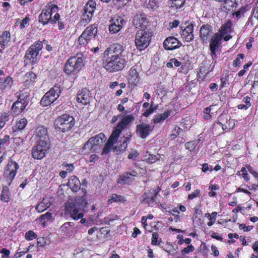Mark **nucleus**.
Returning a JSON list of instances; mask_svg holds the SVG:
<instances>
[{
  "instance_id": "obj_46",
  "label": "nucleus",
  "mask_w": 258,
  "mask_h": 258,
  "mask_svg": "<svg viewBox=\"0 0 258 258\" xmlns=\"http://www.w3.org/2000/svg\"><path fill=\"white\" fill-rule=\"evenodd\" d=\"M130 178V175L127 173V172H125L122 175H119V181L118 182L123 184L128 183Z\"/></svg>"
},
{
  "instance_id": "obj_37",
  "label": "nucleus",
  "mask_w": 258,
  "mask_h": 258,
  "mask_svg": "<svg viewBox=\"0 0 258 258\" xmlns=\"http://www.w3.org/2000/svg\"><path fill=\"white\" fill-rule=\"evenodd\" d=\"M96 4L95 1L89 0L85 6L84 12L94 15V12L96 10Z\"/></svg>"
},
{
  "instance_id": "obj_38",
  "label": "nucleus",
  "mask_w": 258,
  "mask_h": 258,
  "mask_svg": "<svg viewBox=\"0 0 258 258\" xmlns=\"http://www.w3.org/2000/svg\"><path fill=\"white\" fill-rule=\"evenodd\" d=\"M10 199L11 195L9 188L7 186L3 187L1 194V200L4 203H8Z\"/></svg>"
},
{
  "instance_id": "obj_43",
  "label": "nucleus",
  "mask_w": 258,
  "mask_h": 258,
  "mask_svg": "<svg viewBox=\"0 0 258 258\" xmlns=\"http://www.w3.org/2000/svg\"><path fill=\"white\" fill-rule=\"evenodd\" d=\"M74 224L70 222L64 223L60 228V230L62 232L69 233L72 231Z\"/></svg>"
},
{
  "instance_id": "obj_13",
  "label": "nucleus",
  "mask_w": 258,
  "mask_h": 258,
  "mask_svg": "<svg viewBox=\"0 0 258 258\" xmlns=\"http://www.w3.org/2000/svg\"><path fill=\"white\" fill-rule=\"evenodd\" d=\"M49 149L48 143L37 142V144L32 149V157L34 159L41 160L45 157Z\"/></svg>"
},
{
  "instance_id": "obj_34",
  "label": "nucleus",
  "mask_w": 258,
  "mask_h": 258,
  "mask_svg": "<svg viewBox=\"0 0 258 258\" xmlns=\"http://www.w3.org/2000/svg\"><path fill=\"white\" fill-rule=\"evenodd\" d=\"M126 199L124 196L119 195L116 194H112L109 196L107 201V203L108 205H110L113 202L120 204L124 203Z\"/></svg>"
},
{
  "instance_id": "obj_29",
  "label": "nucleus",
  "mask_w": 258,
  "mask_h": 258,
  "mask_svg": "<svg viewBox=\"0 0 258 258\" xmlns=\"http://www.w3.org/2000/svg\"><path fill=\"white\" fill-rule=\"evenodd\" d=\"M118 138V137L114 135L113 133H111L110 137L104 146L102 152V156L107 154L111 151L113 145L117 140Z\"/></svg>"
},
{
  "instance_id": "obj_50",
  "label": "nucleus",
  "mask_w": 258,
  "mask_h": 258,
  "mask_svg": "<svg viewBox=\"0 0 258 258\" xmlns=\"http://www.w3.org/2000/svg\"><path fill=\"white\" fill-rule=\"evenodd\" d=\"M37 238V234L32 230H29L25 233V238L27 240H32Z\"/></svg>"
},
{
  "instance_id": "obj_64",
  "label": "nucleus",
  "mask_w": 258,
  "mask_h": 258,
  "mask_svg": "<svg viewBox=\"0 0 258 258\" xmlns=\"http://www.w3.org/2000/svg\"><path fill=\"white\" fill-rule=\"evenodd\" d=\"M30 19L28 16H26L25 18H24L20 23V27L21 29H23L25 27V26L29 24Z\"/></svg>"
},
{
  "instance_id": "obj_51",
  "label": "nucleus",
  "mask_w": 258,
  "mask_h": 258,
  "mask_svg": "<svg viewBox=\"0 0 258 258\" xmlns=\"http://www.w3.org/2000/svg\"><path fill=\"white\" fill-rule=\"evenodd\" d=\"M245 57V55L243 53H239L238 54L236 58L233 60L232 66L233 67L236 68L237 67H239L241 64L240 59H243Z\"/></svg>"
},
{
  "instance_id": "obj_55",
  "label": "nucleus",
  "mask_w": 258,
  "mask_h": 258,
  "mask_svg": "<svg viewBox=\"0 0 258 258\" xmlns=\"http://www.w3.org/2000/svg\"><path fill=\"white\" fill-rule=\"evenodd\" d=\"M159 238V234L157 232H153L152 233V237L151 239V244L153 245H159L160 241H158Z\"/></svg>"
},
{
  "instance_id": "obj_59",
  "label": "nucleus",
  "mask_w": 258,
  "mask_h": 258,
  "mask_svg": "<svg viewBox=\"0 0 258 258\" xmlns=\"http://www.w3.org/2000/svg\"><path fill=\"white\" fill-rule=\"evenodd\" d=\"M0 253L2 254V257L3 258L10 257V251L6 248H2L0 251Z\"/></svg>"
},
{
  "instance_id": "obj_53",
  "label": "nucleus",
  "mask_w": 258,
  "mask_h": 258,
  "mask_svg": "<svg viewBox=\"0 0 258 258\" xmlns=\"http://www.w3.org/2000/svg\"><path fill=\"white\" fill-rule=\"evenodd\" d=\"M229 72L227 71L226 74H223L220 78L221 81V87L223 88L225 85L227 83L229 79Z\"/></svg>"
},
{
  "instance_id": "obj_33",
  "label": "nucleus",
  "mask_w": 258,
  "mask_h": 258,
  "mask_svg": "<svg viewBox=\"0 0 258 258\" xmlns=\"http://www.w3.org/2000/svg\"><path fill=\"white\" fill-rule=\"evenodd\" d=\"M172 111V109H166L163 113L157 114L152 119L153 122L155 124L162 122L170 116Z\"/></svg>"
},
{
  "instance_id": "obj_47",
  "label": "nucleus",
  "mask_w": 258,
  "mask_h": 258,
  "mask_svg": "<svg viewBox=\"0 0 258 258\" xmlns=\"http://www.w3.org/2000/svg\"><path fill=\"white\" fill-rule=\"evenodd\" d=\"M52 220V213L49 212H47L44 214L41 215L39 218V220L40 222H42L43 221H51Z\"/></svg>"
},
{
  "instance_id": "obj_12",
  "label": "nucleus",
  "mask_w": 258,
  "mask_h": 258,
  "mask_svg": "<svg viewBox=\"0 0 258 258\" xmlns=\"http://www.w3.org/2000/svg\"><path fill=\"white\" fill-rule=\"evenodd\" d=\"M57 127L62 132L71 130L75 125V120L72 116L63 114L57 118L55 120Z\"/></svg>"
},
{
  "instance_id": "obj_61",
  "label": "nucleus",
  "mask_w": 258,
  "mask_h": 258,
  "mask_svg": "<svg viewBox=\"0 0 258 258\" xmlns=\"http://www.w3.org/2000/svg\"><path fill=\"white\" fill-rule=\"evenodd\" d=\"M200 193V190L198 189L195 190L193 192L189 194L188 195V199L189 200H192L195 198L197 197H199Z\"/></svg>"
},
{
  "instance_id": "obj_56",
  "label": "nucleus",
  "mask_w": 258,
  "mask_h": 258,
  "mask_svg": "<svg viewBox=\"0 0 258 258\" xmlns=\"http://www.w3.org/2000/svg\"><path fill=\"white\" fill-rule=\"evenodd\" d=\"M195 250V247L191 244L188 245L186 247L184 248L181 251V254L185 255L190 252H192Z\"/></svg>"
},
{
  "instance_id": "obj_49",
  "label": "nucleus",
  "mask_w": 258,
  "mask_h": 258,
  "mask_svg": "<svg viewBox=\"0 0 258 258\" xmlns=\"http://www.w3.org/2000/svg\"><path fill=\"white\" fill-rule=\"evenodd\" d=\"M153 102L151 103V105L150 106L149 109H146L144 113H143V115L145 117H148L150 114H152L155 111H156L158 108V105H156L154 107H153Z\"/></svg>"
},
{
  "instance_id": "obj_18",
  "label": "nucleus",
  "mask_w": 258,
  "mask_h": 258,
  "mask_svg": "<svg viewBox=\"0 0 258 258\" xmlns=\"http://www.w3.org/2000/svg\"><path fill=\"white\" fill-rule=\"evenodd\" d=\"M92 100V96L90 91L87 88H83L80 90L77 96V100L79 103L83 105L89 104Z\"/></svg>"
},
{
  "instance_id": "obj_54",
  "label": "nucleus",
  "mask_w": 258,
  "mask_h": 258,
  "mask_svg": "<svg viewBox=\"0 0 258 258\" xmlns=\"http://www.w3.org/2000/svg\"><path fill=\"white\" fill-rule=\"evenodd\" d=\"M182 129L179 126L176 125L172 131V133L171 135V137L172 139L176 138L181 132H182Z\"/></svg>"
},
{
  "instance_id": "obj_26",
  "label": "nucleus",
  "mask_w": 258,
  "mask_h": 258,
  "mask_svg": "<svg viewBox=\"0 0 258 258\" xmlns=\"http://www.w3.org/2000/svg\"><path fill=\"white\" fill-rule=\"evenodd\" d=\"M140 80L139 73L135 67H132L128 74V82L132 86H136Z\"/></svg>"
},
{
  "instance_id": "obj_4",
  "label": "nucleus",
  "mask_w": 258,
  "mask_h": 258,
  "mask_svg": "<svg viewBox=\"0 0 258 258\" xmlns=\"http://www.w3.org/2000/svg\"><path fill=\"white\" fill-rule=\"evenodd\" d=\"M43 41L37 40L31 44L26 50L24 56V62L27 64L34 65L38 62L43 48Z\"/></svg>"
},
{
  "instance_id": "obj_10",
  "label": "nucleus",
  "mask_w": 258,
  "mask_h": 258,
  "mask_svg": "<svg viewBox=\"0 0 258 258\" xmlns=\"http://www.w3.org/2000/svg\"><path fill=\"white\" fill-rule=\"evenodd\" d=\"M106 140V137L103 133H100L90 138L84 144L83 151L85 153H93L100 148L102 144Z\"/></svg>"
},
{
  "instance_id": "obj_5",
  "label": "nucleus",
  "mask_w": 258,
  "mask_h": 258,
  "mask_svg": "<svg viewBox=\"0 0 258 258\" xmlns=\"http://www.w3.org/2000/svg\"><path fill=\"white\" fill-rule=\"evenodd\" d=\"M153 32L148 29L139 30L136 34L135 43L138 50H144L150 45Z\"/></svg>"
},
{
  "instance_id": "obj_8",
  "label": "nucleus",
  "mask_w": 258,
  "mask_h": 258,
  "mask_svg": "<svg viewBox=\"0 0 258 258\" xmlns=\"http://www.w3.org/2000/svg\"><path fill=\"white\" fill-rule=\"evenodd\" d=\"M161 190L160 186L151 188L146 191L140 197L141 203L143 205L153 207L155 205L162 206L160 202H157V196Z\"/></svg>"
},
{
  "instance_id": "obj_24",
  "label": "nucleus",
  "mask_w": 258,
  "mask_h": 258,
  "mask_svg": "<svg viewBox=\"0 0 258 258\" xmlns=\"http://www.w3.org/2000/svg\"><path fill=\"white\" fill-rule=\"evenodd\" d=\"M35 135L38 140L37 142L48 143L49 137L47 134V130L43 126H38L35 128Z\"/></svg>"
},
{
  "instance_id": "obj_23",
  "label": "nucleus",
  "mask_w": 258,
  "mask_h": 258,
  "mask_svg": "<svg viewBox=\"0 0 258 258\" xmlns=\"http://www.w3.org/2000/svg\"><path fill=\"white\" fill-rule=\"evenodd\" d=\"M212 27L208 24L203 25L200 29V38L203 44L207 43L211 36Z\"/></svg>"
},
{
  "instance_id": "obj_25",
  "label": "nucleus",
  "mask_w": 258,
  "mask_h": 258,
  "mask_svg": "<svg viewBox=\"0 0 258 258\" xmlns=\"http://www.w3.org/2000/svg\"><path fill=\"white\" fill-rule=\"evenodd\" d=\"M14 83L13 78L9 75L7 76L0 83V90L3 93L10 91L14 85Z\"/></svg>"
},
{
  "instance_id": "obj_19",
  "label": "nucleus",
  "mask_w": 258,
  "mask_h": 258,
  "mask_svg": "<svg viewBox=\"0 0 258 258\" xmlns=\"http://www.w3.org/2000/svg\"><path fill=\"white\" fill-rule=\"evenodd\" d=\"M125 23V21L122 17L118 16L112 19L109 26L110 33L114 34L118 32Z\"/></svg>"
},
{
  "instance_id": "obj_7",
  "label": "nucleus",
  "mask_w": 258,
  "mask_h": 258,
  "mask_svg": "<svg viewBox=\"0 0 258 258\" xmlns=\"http://www.w3.org/2000/svg\"><path fill=\"white\" fill-rule=\"evenodd\" d=\"M84 67V59L82 57L72 56L69 57L66 62L63 72L67 76H75Z\"/></svg>"
},
{
  "instance_id": "obj_39",
  "label": "nucleus",
  "mask_w": 258,
  "mask_h": 258,
  "mask_svg": "<svg viewBox=\"0 0 258 258\" xmlns=\"http://www.w3.org/2000/svg\"><path fill=\"white\" fill-rule=\"evenodd\" d=\"M10 111L4 112L0 114V130L2 129L7 121L10 119Z\"/></svg>"
},
{
  "instance_id": "obj_6",
  "label": "nucleus",
  "mask_w": 258,
  "mask_h": 258,
  "mask_svg": "<svg viewBox=\"0 0 258 258\" xmlns=\"http://www.w3.org/2000/svg\"><path fill=\"white\" fill-rule=\"evenodd\" d=\"M17 100L13 103L11 107L12 112L15 115H19L24 113L28 105L30 95L28 92H20L17 95Z\"/></svg>"
},
{
  "instance_id": "obj_35",
  "label": "nucleus",
  "mask_w": 258,
  "mask_h": 258,
  "mask_svg": "<svg viewBox=\"0 0 258 258\" xmlns=\"http://www.w3.org/2000/svg\"><path fill=\"white\" fill-rule=\"evenodd\" d=\"M232 24L230 20L227 21L221 26L218 34H220L222 37L224 35L228 34L231 32Z\"/></svg>"
},
{
  "instance_id": "obj_48",
  "label": "nucleus",
  "mask_w": 258,
  "mask_h": 258,
  "mask_svg": "<svg viewBox=\"0 0 258 258\" xmlns=\"http://www.w3.org/2000/svg\"><path fill=\"white\" fill-rule=\"evenodd\" d=\"M213 106V105H210L204 109L203 117L205 120H208L212 117L211 111V107Z\"/></svg>"
},
{
  "instance_id": "obj_58",
  "label": "nucleus",
  "mask_w": 258,
  "mask_h": 258,
  "mask_svg": "<svg viewBox=\"0 0 258 258\" xmlns=\"http://www.w3.org/2000/svg\"><path fill=\"white\" fill-rule=\"evenodd\" d=\"M139 156V152L136 150H132V151L128 154L127 158L128 159H132L135 160Z\"/></svg>"
},
{
  "instance_id": "obj_22",
  "label": "nucleus",
  "mask_w": 258,
  "mask_h": 258,
  "mask_svg": "<svg viewBox=\"0 0 258 258\" xmlns=\"http://www.w3.org/2000/svg\"><path fill=\"white\" fill-rule=\"evenodd\" d=\"M215 66V63H210V61H205L202 63L198 72L199 78L203 80L205 79L206 76L212 72Z\"/></svg>"
},
{
  "instance_id": "obj_28",
  "label": "nucleus",
  "mask_w": 258,
  "mask_h": 258,
  "mask_svg": "<svg viewBox=\"0 0 258 258\" xmlns=\"http://www.w3.org/2000/svg\"><path fill=\"white\" fill-rule=\"evenodd\" d=\"M51 197H46L36 206L35 210L38 213H42L52 205Z\"/></svg>"
},
{
  "instance_id": "obj_1",
  "label": "nucleus",
  "mask_w": 258,
  "mask_h": 258,
  "mask_svg": "<svg viewBox=\"0 0 258 258\" xmlns=\"http://www.w3.org/2000/svg\"><path fill=\"white\" fill-rule=\"evenodd\" d=\"M125 52L123 45L118 43L107 47L103 56V66L106 71L114 73L122 70L127 62Z\"/></svg>"
},
{
  "instance_id": "obj_57",
  "label": "nucleus",
  "mask_w": 258,
  "mask_h": 258,
  "mask_svg": "<svg viewBox=\"0 0 258 258\" xmlns=\"http://www.w3.org/2000/svg\"><path fill=\"white\" fill-rule=\"evenodd\" d=\"M217 212H213L211 214L209 213H206L205 214V217L207 218L209 221L215 222L217 216Z\"/></svg>"
},
{
  "instance_id": "obj_41",
  "label": "nucleus",
  "mask_w": 258,
  "mask_h": 258,
  "mask_svg": "<svg viewBox=\"0 0 258 258\" xmlns=\"http://www.w3.org/2000/svg\"><path fill=\"white\" fill-rule=\"evenodd\" d=\"M249 10L248 6L246 4L244 6H242L239 10L232 13L233 16H235L237 19H240L242 16H244L245 12Z\"/></svg>"
},
{
  "instance_id": "obj_16",
  "label": "nucleus",
  "mask_w": 258,
  "mask_h": 258,
  "mask_svg": "<svg viewBox=\"0 0 258 258\" xmlns=\"http://www.w3.org/2000/svg\"><path fill=\"white\" fill-rule=\"evenodd\" d=\"M185 27H181L180 35L182 40L187 42L192 41L194 39V24L192 22L187 21Z\"/></svg>"
},
{
  "instance_id": "obj_31",
  "label": "nucleus",
  "mask_w": 258,
  "mask_h": 258,
  "mask_svg": "<svg viewBox=\"0 0 258 258\" xmlns=\"http://www.w3.org/2000/svg\"><path fill=\"white\" fill-rule=\"evenodd\" d=\"M68 186L73 191H78L80 188V181L79 178L76 176H71L68 182Z\"/></svg>"
},
{
  "instance_id": "obj_45",
  "label": "nucleus",
  "mask_w": 258,
  "mask_h": 258,
  "mask_svg": "<svg viewBox=\"0 0 258 258\" xmlns=\"http://www.w3.org/2000/svg\"><path fill=\"white\" fill-rule=\"evenodd\" d=\"M147 8L151 9L152 11H155L159 7V3L158 0H149L147 3Z\"/></svg>"
},
{
  "instance_id": "obj_52",
  "label": "nucleus",
  "mask_w": 258,
  "mask_h": 258,
  "mask_svg": "<svg viewBox=\"0 0 258 258\" xmlns=\"http://www.w3.org/2000/svg\"><path fill=\"white\" fill-rule=\"evenodd\" d=\"M61 166L63 168H66V171L68 173L71 172L75 169V166L73 164H68L66 162H63Z\"/></svg>"
},
{
  "instance_id": "obj_60",
  "label": "nucleus",
  "mask_w": 258,
  "mask_h": 258,
  "mask_svg": "<svg viewBox=\"0 0 258 258\" xmlns=\"http://www.w3.org/2000/svg\"><path fill=\"white\" fill-rule=\"evenodd\" d=\"M26 77H27V78L29 79L30 81L33 82L35 81L37 78V75L33 72H29L26 74Z\"/></svg>"
},
{
  "instance_id": "obj_44",
  "label": "nucleus",
  "mask_w": 258,
  "mask_h": 258,
  "mask_svg": "<svg viewBox=\"0 0 258 258\" xmlns=\"http://www.w3.org/2000/svg\"><path fill=\"white\" fill-rule=\"evenodd\" d=\"M171 7L178 9L182 8L185 4V0H170Z\"/></svg>"
},
{
  "instance_id": "obj_14",
  "label": "nucleus",
  "mask_w": 258,
  "mask_h": 258,
  "mask_svg": "<svg viewBox=\"0 0 258 258\" xmlns=\"http://www.w3.org/2000/svg\"><path fill=\"white\" fill-rule=\"evenodd\" d=\"M19 167L18 163L11 157L4 168V176L5 178L11 182L13 181Z\"/></svg>"
},
{
  "instance_id": "obj_32",
  "label": "nucleus",
  "mask_w": 258,
  "mask_h": 258,
  "mask_svg": "<svg viewBox=\"0 0 258 258\" xmlns=\"http://www.w3.org/2000/svg\"><path fill=\"white\" fill-rule=\"evenodd\" d=\"M172 111V109H166L163 113L157 114L152 119L153 122L155 124L162 122L170 116Z\"/></svg>"
},
{
  "instance_id": "obj_11",
  "label": "nucleus",
  "mask_w": 258,
  "mask_h": 258,
  "mask_svg": "<svg viewBox=\"0 0 258 258\" xmlns=\"http://www.w3.org/2000/svg\"><path fill=\"white\" fill-rule=\"evenodd\" d=\"M97 32V25L93 24L87 27L78 38V41L79 45L86 46L89 41L95 38Z\"/></svg>"
},
{
  "instance_id": "obj_17",
  "label": "nucleus",
  "mask_w": 258,
  "mask_h": 258,
  "mask_svg": "<svg viewBox=\"0 0 258 258\" xmlns=\"http://www.w3.org/2000/svg\"><path fill=\"white\" fill-rule=\"evenodd\" d=\"M134 120V117L132 114H128L121 119L117 125L114 127L112 133L119 137L122 131L126 127L127 125Z\"/></svg>"
},
{
  "instance_id": "obj_27",
  "label": "nucleus",
  "mask_w": 258,
  "mask_h": 258,
  "mask_svg": "<svg viewBox=\"0 0 258 258\" xmlns=\"http://www.w3.org/2000/svg\"><path fill=\"white\" fill-rule=\"evenodd\" d=\"M11 34L9 31H5L0 36V53H3L5 48L9 45Z\"/></svg>"
},
{
  "instance_id": "obj_36",
  "label": "nucleus",
  "mask_w": 258,
  "mask_h": 258,
  "mask_svg": "<svg viewBox=\"0 0 258 258\" xmlns=\"http://www.w3.org/2000/svg\"><path fill=\"white\" fill-rule=\"evenodd\" d=\"M28 121L26 118H23L18 120L16 125L12 127L13 132H18L24 129L27 124Z\"/></svg>"
},
{
  "instance_id": "obj_40",
  "label": "nucleus",
  "mask_w": 258,
  "mask_h": 258,
  "mask_svg": "<svg viewBox=\"0 0 258 258\" xmlns=\"http://www.w3.org/2000/svg\"><path fill=\"white\" fill-rule=\"evenodd\" d=\"M93 17V15L84 12L82 18L79 22V26H85L90 22Z\"/></svg>"
},
{
  "instance_id": "obj_30",
  "label": "nucleus",
  "mask_w": 258,
  "mask_h": 258,
  "mask_svg": "<svg viewBox=\"0 0 258 258\" xmlns=\"http://www.w3.org/2000/svg\"><path fill=\"white\" fill-rule=\"evenodd\" d=\"M133 23L136 28H140L146 26L148 21L145 15L138 14L134 16Z\"/></svg>"
},
{
  "instance_id": "obj_3",
  "label": "nucleus",
  "mask_w": 258,
  "mask_h": 258,
  "mask_svg": "<svg viewBox=\"0 0 258 258\" xmlns=\"http://www.w3.org/2000/svg\"><path fill=\"white\" fill-rule=\"evenodd\" d=\"M58 6L51 2L48 3L42 9L38 16V22L43 26L48 23L55 24L60 19V15L57 13Z\"/></svg>"
},
{
  "instance_id": "obj_15",
  "label": "nucleus",
  "mask_w": 258,
  "mask_h": 258,
  "mask_svg": "<svg viewBox=\"0 0 258 258\" xmlns=\"http://www.w3.org/2000/svg\"><path fill=\"white\" fill-rule=\"evenodd\" d=\"M223 37L218 34V33H214L212 36L209 44V49L210 54L213 59L217 58L216 51L217 49L221 46Z\"/></svg>"
},
{
  "instance_id": "obj_21",
  "label": "nucleus",
  "mask_w": 258,
  "mask_h": 258,
  "mask_svg": "<svg viewBox=\"0 0 258 258\" xmlns=\"http://www.w3.org/2000/svg\"><path fill=\"white\" fill-rule=\"evenodd\" d=\"M153 128L149 124L143 122L136 126V133L143 139H145L153 131Z\"/></svg>"
},
{
  "instance_id": "obj_2",
  "label": "nucleus",
  "mask_w": 258,
  "mask_h": 258,
  "mask_svg": "<svg viewBox=\"0 0 258 258\" xmlns=\"http://www.w3.org/2000/svg\"><path fill=\"white\" fill-rule=\"evenodd\" d=\"M86 204V200L83 196L70 199L64 204V213L70 215L75 220L81 219V222L83 223L84 220L82 219L84 216L83 210Z\"/></svg>"
},
{
  "instance_id": "obj_62",
  "label": "nucleus",
  "mask_w": 258,
  "mask_h": 258,
  "mask_svg": "<svg viewBox=\"0 0 258 258\" xmlns=\"http://www.w3.org/2000/svg\"><path fill=\"white\" fill-rule=\"evenodd\" d=\"M253 226L252 225H248L246 226L244 224H241L239 226V228L240 230H243L244 232L249 231L252 230Z\"/></svg>"
},
{
  "instance_id": "obj_63",
  "label": "nucleus",
  "mask_w": 258,
  "mask_h": 258,
  "mask_svg": "<svg viewBox=\"0 0 258 258\" xmlns=\"http://www.w3.org/2000/svg\"><path fill=\"white\" fill-rule=\"evenodd\" d=\"M158 156L155 155L149 154L148 158L146 159L149 163H153L157 161Z\"/></svg>"
},
{
  "instance_id": "obj_42",
  "label": "nucleus",
  "mask_w": 258,
  "mask_h": 258,
  "mask_svg": "<svg viewBox=\"0 0 258 258\" xmlns=\"http://www.w3.org/2000/svg\"><path fill=\"white\" fill-rule=\"evenodd\" d=\"M163 250L165 251L168 255L172 256H175L177 253V249L175 248L173 244L170 243H167L165 245V248H164Z\"/></svg>"
},
{
  "instance_id": "obj_20",
  "label": "nucleus",
  "mask_w": 258,
  "mask_h": 258,
  "mask_svg": "<svg viewBox=\"0 0 258 258\" xmlns=\"http://www.w3.org/2000/svg\"><path fill=\"white\" fill-rule=\"evenodd\" d=\"M181 45V42L174 36L167 37L163 42V47L167 50L176 49L179 48Z\"/></svg>"
},
{
  "instance_id": "obj_9",
  "label": "nucleus",
  "mask_w": 258,
  "mask_h": 258,
  "mask_svg": "<svg viewBox=\"0 0 258 258\" xmlns=\"http://www.w3.org/2000/svg\"><path fill=\"white\" fill-rule=\"evenodd\" d=\"M63 89V87L61 85L55 84L42 97L40 102V105L46 107L53 103L59 98Z\"/></svg>"
}]
</instances>
